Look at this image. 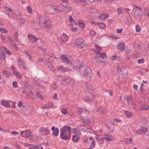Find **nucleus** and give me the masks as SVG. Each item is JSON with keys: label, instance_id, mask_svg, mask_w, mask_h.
Here are the masks:
<instances>
[{"label": "nucleus", "instance_id": "1", "mask_svg": "<svg viewBox=\"0 0 149 149\" xmlns=\"http://www.w3.org/2000/svg\"><path fill=\"white\" fill-rule=\"evenodd\" d=\"M38 19L39 23L41 25H44L47 29L50 28L51 22L48 17L44 15H39Z\"/></svg>", "mask_w": 149, "mask_h": 149}, {"label": "nucleus", "instance_id": "2", "mask_svg": "<svg viewBox=\"0 0 149 149\" xmlns=\"http://www.w3.org/2000/svg\"><path fill=\"white\" fill-rule=\"evenodd\" d=\"M60 6L58 5H49L48 6V11L50 13H60L62 10L60 8Z\"/></svg>", "mask_w": 149, "mask_h": 149}, {"label": "nucleus", "instance_id": "3", "mask_svg": "<svg viewBox=\"0 0 149 149\" xmlns=\"http://www.w3.org/2000/svg\"><path fill=\"white\" fill-rule=\"evenodd\" d=\"M94 98L95 96L92 90H86L85 91L84 98L85 101L88 102H91Z\"/></svg>", "mask_w": 149, "mask_h": 149}, {"label": "nucleus", "instance_id": "4", "mask_svg": "<svg viewBox=\"0 0 149 149\" xmlns=\"http://www.w3.org/2000/svg\"><path fill=\"white\" fill-rule=\"evenodd\" d=\"M71 132L70 131L67 133L62 130H60V137L63 140H66L69 139L70 137Z\"/></svg>", "mask_w": 149, "mask_h": 149}, {"label": "nucleus", "instance_id": "5", "mask_svg": "<svg viewBox=\"0 0 149 149\" xmlns=\"http://www.w3.org/2000/svg\"><path fill=\"white\" fill-rule=\"evenodd\" d=\"M71 63V67L74 69H78L81 66V62L78 60H73Z\"/></svg>", "mask_w": 149, "mask_h": 149}, {"label": "nucleus", "instance_id": "6", "mask_svg": "<svg viewBox=\"0 0 149 149\" xmlns=\"http://www.w3.org/2000/svg\"><path fill=\"white\" fill-rule=\"evenodd\" d=\"M83 75L89 78H91L92 76L91 70L88 67H86L83 73Z\"/></svg>", "mask_w": 149, "mask_h": 149}, {"label": "nucleus", "instance_id": "7", "mask_svg": "<svg viewBox=\"0 0 149 149\" xmlns=\"http://www.w3.org/2000/svg\"><path fill=\"white\" fill-rule=\"evenodd\" d=\"M75 46L79 48H82L86 47L87 45L84 41L82 40H81L77 41L74 43Z\"/></svg>", "mask_w": 149, "mask_h": 149}, {"label": "nucleus", "instance_id": "8", "mask_svg": "<svg viewBox=\"0 0 149 149\" xmlns=\"http://www.w3.org/2000/svg\"><path fill=\"white\" fill-rule=\"evenodd\" d=\"M133 104L132 99L130 96H127L124 99V104L125 105H132Z\"/></svg>", "mask_w": 149, "mask_h": 149}, {"label": "nucleus", "instance_id": "9", "mask_svg": "<svg viewBox=\"0 0 149 149\" xmlns=\"http://www.w3.org/2000/svg\"><path fill=\"white\" fill-rule=\"evenodd\" d=\"M29 40L31 42L35 43L39 39L38 38L36 37L32 34H30L28 36Z\"/></svg>", "mask_w": 149, "mask_h": 149}, {"label": "nucleus", "instance_id": "10", "mask_svg": "<svg viewBox=\"0 0 149 149\" xmlns=\"http://www.w3.org/2000/svg\"><path fill=\"white\" fill-rule=\"evenodd\" d=\"M30 135V132L28 130L22 131L20 132V135L22 137L27 138Z\"/></svg>", "mask_w": 149, "mask_h": 149}, {"label": "nucleus", "instance_id": "11", "mask_svg": "<svg viewBox=\"0 0 149 149\" xmlns=\"http://www.w3.org/2000/svg\"><path fill=\"white\" fill-rule=\"evenodd\" d=\"M139 50L140 54L144 56L147 55V51L144 46H142L140 47L139 49Z\"/></svg>", "mask_w": 149, "mask_h": 149}, {"label": "nucleus", "instance_id": "12", "mask_svg": "<svg viewBox=\"0 0 149 149\" xmlns=\"http://www.w3.org/2000/svg\"><path fill=\"white\" fill-rule=\"evenodd\" d=\"M40 131L41 133H43L44 135H47L49 133V130L43 127L40 128Z\"/></svg>", "mask_w": 149, "mask_h": 149}, {"label": "nucleus", "instance_id": "13", "mask_svg": "<svg viewBox=\"0 0 149 149\" xmlns=\"http://www.w3.org/2000/svg\"><path fill=\"white\" fill-rule=\"evenodd\" d=\"M117 48L120 51H123L125 49V45L123 42H120L117 44Z\"/></svg>", "mask_w": 149, "mask_h": 149}, {"label": "nucleus", "instance_id": "14", "mask_svg": "<svg viewBox=\"0 0 149 149\" xmlns=\"http://www.w3.org/2000/svg\"><path fill=\"white\" fill-rule=\"evenodd\" d=\"M8 39L9 40V43L12 46L13 48L17 50L18 48V47H17L16 44H15L14 41L13 39L10 37L9 36Z\"/></svg>", "mask_w": 149, "mask_h": 149}, {"label": "nucleus", "instance_id": "15", "mask_svg": "<svg viewBox=\"0 0 149 149\" xmlns=\"http://www.w3.org/2000/svg\"><path fill=\"white\" fill-rule=\"evenodd\" d=\"M61 7L62 9L66 12L70 11L71 9V7L70 6L67 5L65 6L62 4H61Z\"/></svg>", "mask_w": 149, "mask_h": 149}, {"label": "nucleus", "instance_id": "16", "mask_svg": "<svg viewBox=\"0 0 149 149\" xmlns=\"http://www.w3.org/2000/svg\"><path fill=\"white\" fill-rule=\"evenodd\" d=\"M148 131V130L145 127H142V128L137 130L136 133L137 134H142L145 133Z\"/></svg>", "mask_w": 149, "mask_h": 149}, {"label": "nucleus", "instance_id": "17", "mask_svg": "<svg viewBox=\"0 0 149 149\" xmlns=\"http://www.w3.org/2000/svg\"><path fill=\"white\" fill-rule=\"evenodd\" d=\"M81 119L82 120L83 124H86L87 125H89V123H90V121L89 119H87L85 116L82 117Z\"/></svg>", "mask_w": 149, "mask_h": 149}, {"label": "nucleus", "instance_id": "18", "mask_svg": "<svg viewBox=\"0 0 149 149\" xmlns=\"http://www.w3.org/2000/svg\"><path fill=\"white\" fill-rule=\"evenodd\" d=\"M105 140L108 141H111L113 140L114 138L111 134H105Z\"/></svg>", "mask_w": 149, "mask_h": 149}, {"label": "nucleus", "instance_id": "19", "mask_svg": "<svg viewBox=\"0 0 149 149\" xmlns=\"http://www.w3.org/2000/svg\"><path fill=\"white\" fill-rule=\"evenodd\" d=\"M109 16V15L107 13H102L99 16V18L100 19L102 20H104Z\"/></svg>", "mask_w": 149, "mask_h": 149}, {"label": "nucleus", "instance_id": "20", "mask_svg": "<svg viewBox=\"0 0 149 149\" xmlns=\"http://www.w3.org/2000/svg\"><path fill=\"white\" fill-rule=\"evenodd\" d=\"M60 57L63 62L65 63H68L69 59L66 55H63L62 56H61Z\"/></svg>", "mask_w": 149, "mask_h": 149}, {"label": "nucleus", "instance_id": "21", "mask_svg": "<svg viewBox=\"0 0 149 149\" xmlns=\"http://www.w3.org/2000/svg\"><path fill=\"white\" fill-rule=\"evenodd\" d=\"M60 38L61 39V41L63 42L67 41L68 39V36L65 34L64 33L62 34Z\"/></svg>", "mask_w": 149, "mask_h": 149}, {"label": "nucleus", "instance_id": "22", "mask_svg": "<svg viewBox=\"0 0 149 149\" xmlns=\"http://www.w3.org/2000/svg\"><path fill=\"white\" fill-rule=\"evenodd\" d=\"M18 63L19 65L23 69H25L24 61L20 58L18 60Z\"/></svg>", "mask_w": 149, "mask_h": 149}, {"label": "nucleus", "instance_id": "23", "mask_svg": "<svg viewBox=\"0 0 149 149\" xmlns=\"http://www.w3.org/2000/svg\"><path fill=\"white\" fill-rule=\"evenodd\" d=\"M97 111L100 113H104L106 112V110L104 107H100L97 109Z\"/></svg>", "mask_w": 149, "mask_h": 149}, {"label": "nucleus", "instance_id": "24", "mask_svg": "<svg viewBox=\"0 0 149 149\" xmlns=\"http://www.w3.org/2000/svg\"><path fill=\"white\" fill-rule=\"evenodd\" d=\"M1 104L6 107H8L10 106L9 103L7 101L4 100H1Z\"/></svg>", "mask_w": 149, "mask_h": 149}, {"label": "nucleus", "instance_id": "25", "mask_svg": "<svg viewBox=\"0 0 149 149\" xmlns=\"http://www.w3.org/2000/svg\"><path fill=\"white\" fill-rule=\"evenodd\" d=\"M52 106L53 104L52 103L50 102L44 106H42L41 108L42 109H48L52 108Z\"/></svg>", "mask_w": 149, "mask_h": 149}, {"label": "nucleus", "instance_id": "26", "mask_svg": "<svg viewBox=\"0 0 149 149\" xmlns=\"http://www.w3.org/2000/svg\"><path fill=\"white\" fill-rule=\"evenodd\" d=\"M14 36L15 40L17 42L18 41V31L17 30L14 29Z\"/></svg>", "mask_w": 149, "mask_h": 149}, {"label": "nucleus", "instance_id": "27", "mask_svg": "<svg viewBox=\"0 0 149 149\" xmlns=\"http://www.w3.org/2000/svg\"><path fill=\"white\" fill-rule=\"evenodd\" d=\"M89 139L91 140H92L93 141L89 147L87 149H92L95 146V142L94 139H93V138L91 136H90L89 137Z\"/></svg>", "mask_w": 149, "mask_h": 149}, {"label": "nucleus", "instance_id": "28", "mask_svg": "<svg viewBox=\"0 0 149 149\" xmlns=\"http://www.w3.org/2000/svg\"><path fill=\"white\" fill-rule=\"evenodd\" d=\"M141 11V8H139V9L138 10H136L134 15V16L136 17H140V16H141V15L140 14V12Z\"/></svg>", "mask_w": 149, "mask_h": 149}, {"label": "nucleus", "instance_id": "29", "mask_svg": "<svg viewBox=\"0 0 149 149\" xmlns=\"http://www.w3.org/2000/svg\"><path fill=\"white\" fill-rule=\"evenodd\" d=\"M141 109L142 110H148L149 109V107L146 104H143L141 106Z\"/></svg>", "mask_w": 149, "mask_h": 149}, {"label": "nucleus", "instance_id": "30", "mask_svg": "<svg viewBox=\"0 0 149 149\" xmlns=\"http://www.w3.org/2000/svg\"><path fill=\"white\" fill-rule=\"evenodd\" d=\"M68 85L70 86H73L75 83L74 80L72 79H68Z\"/></svg>", "mask_w": 149, "mask_h": 149}, {"label": "nucleus", "instance_id": "31", "mask_svg": "<svg viewBox=\"0 0 149 149\" xmlns=\"http://www.w3.org/2000/svg\"><path fill=\"white\" fill-rule=\"evenodd\" d=\"M57 69L58 70H61L62 72H66L68 70L66 68L61 66L58 67Z\"/></svg>", "mask_w": 149, "mask_h": 149}, {"label": "nucleus", "instance_id": "32", "mask_svg": "<svg viewBox=\"0 0 149 149\" xmlns=\"http://www.w3.org/2000/svg\"><path fill=\"white\" fill-rule=\"evenodd\" d=\"M6 54L3 51H1L0 59L1 60H4L6 58Z\"/></svg>", "mask_w": 149, "mask_h": 149}, {"label": "nucleus", "instance_id": "33", "mask_svg": "<svg viewBox=\"0 0 149 149\" xmlns=\"http://www.w3.org/2000/svg\"><path fill=\"white\" fill-rule=\"evenodd\" d=\"M71 128L69 126H65L63 128V131L67 133L69 132L70 131L71 132Z\"/></svg>", "mask_w": 149, "mask_h": 149}, {"label": "nucleus", "instance_id": "34", "mask_svg": "<svg viewBox=\"0 0 149 149\" xmlns=\"http://www.w3.org/2000/svg\"><path fill=\"white\" fill-rule=\"evenodd\" d=\"M79 137L75 135H73L72 136V141L74 142H77L78 141Z\"/></svg>", "mask_w": 149, "mask_h": 149}, {"label": "nucleus", "instance_id": "35", "mask_svg": "<svg viewBox=\"0 0 149 149\" xmlns=\"http://www.w3.org/2000/svg\"><path fill=\"white\" fill-rule=\"evenodd\" d=\"M85 86L87 88V90H91L92 87L89 83L86 82L85 84Z\"/></svg>", "mask_w": 149, "mask_h": 149}, {"label": "nucleus", "instance_id": "36", "mask_svg": "<svg viewBox=\"0 0 149 149\" xmlns=\"http://www.w3.org/2000/svg\"><path fill=\"white\" fill-rule=\"evenodd\" d=\"M132 138L126 139L125 141V143L127 145L130 144L132 143Z\"/></svg>", "mask_w": 149, "mask_h": 149}, {"label": "nucleus", "instance_id": "37", "mask_svg": "<svg viewBox=\"0 0 149 149\" xmlns=\"http://www.w3.org/2000/svg\"><path fill=\"white\" fill-rule=\"evenodd\" d=\"M68 79H67L65 78V79L62 80L60 82L63 85L65 86H66L68 85Z\"/></svg>", "mask_w": 149, "mask_h": 149}, {"label": "nucleus", "instance_id": "38", "mask_svg": "<svg viewBox=\"0 0 149 149\" xmlns=\"http://www.w3.org/2000/svg\"><path fill=\"white\" fill-rule=\"evenodd\" d=\"M126 116L127 117H130L132 115L131 113L127 111H124Z\"/></svg>", "mask_w": 149, "mask_h": 149}, {"label": "nucleus", "instance_id": "39", "mask_svg": "<svg viewBox=\"0 0 149 149\" xmlns=\"http://www.w3.org/2000/svg\"><path fill=\"white\" fill-rule=\"evenodd\" d=\"M57 78L58 81L61 82L62 80L65 79V78L64 76L59 75L57 76Z\"/></svg>", "mask_w": 149, "mask_h": 149}, {"label": "nucleus", "instance_id": "40", "mask_svg": "<svg viewBox=\"0 0 149 149\" xmlns=\"http://www.w3.org/2000/svg\"><path fill=\"white\" fill-rule=\"evenodd\" d=\"M3 73L5 76H9L10 75V73L9 72L5 70H3Z\"/></svg>", "mask_w": 149, "mask_h": 149}, {"label": "nucleus", "instance_id": "41", "mask_svg": "<svg viewBox=\"0 0 149 149\" xmlns=\"http://www.w3.org/2000/svg\"><path fill=\"white\" fill-rule=\"evenodd\" d=\"M98 26L100 28L104 29L105 27V24L102 23H100L98 24Z\"/></svg>", "mask_w": 149, "mask_h": 149}, {"label": "nucleus", "instance_id": "42", "mask_svg": "<svg viewBox=\"0 0 149 149\" xmlns=\"http://www.w3.org/2000/svg\"><path fill=\"white\" fill-rule=\"evenodd\" d=\"M78 111L80 113H84L86 111V110L85 109L82 108L80 109Z\"/></svg>", "mask_w": 149, "mask_h": 149}, {"label": "nucleus", "instance_id": "43", "mask_svg": "<svg viewBox=\"0 0 149 149\" xmlns=\"http://www.w3.org/2000/svg\"><path fill=\"white\" fill-rule=\"evenodd\" d=\"M33 82L34 84L36 86H39L40 84V82L35 79H34L33 80Z\"/></svg>", "mask_w": 149, "mask_h": 149}, {"label": "nucleus", "instance_id": "44", "mask_svg": "<svg viewBox=\"0 0 149 149\" xmlns=\"http://www.w3.org/2000/svg\"><path fill=\"white\" fill-rule=\"evenodd\" d=\"M117 70L118 72L120 74H121L122 73H123V70H124V68H119L118 67L117 68Z\"/></svg>", "mask_w": 149, "mask_h": 149}, {"label": "nucleus", "instance_id": "45", "mask_svg": "<svg viewBox=\"0 0 149 149\" xmlns=\"http://www.w3.org/2000/svg\"><path fill=\"white\" fill-rule=\"evenodd\" d=\"M27 9L29 13L31 14L32 13V8L30 6H27Z\"/></svg>", "mask_w": 149, "mask_h": 149}, {"label": "nucleus", "instance_id": "46", "mask_svg": "<svg viewBox=\"0 0 149 149\" xmlns=\"http://www.w3.org/2000/svg\"><path fill=\"white\" fill-rule=\"evenodd\" d=\"M36 96L40 98L41 100L43 99L42 96L41 95L40 93L38 91L36 92Z\"/></svg>", "mask_w": 149, "mask_h": 149}, {"label": "nucleus", "instance_id": "47", "mask_svg": "<svg viewBox=\"0 0 149 149\" xmlns=\"http://www.w3.org/2000/svg\"><path fill=\"white\" fill-rule=\"evenodd\" d=\"M53 132V134L54 135H58L59 130L58 128H56L55 129V130H54Z\"/></svg>", "mask_w": 149, "mask_h": 149}, {"label": "nucleus", "instance_id": "48", "mask_svg": "<svg viewBox=\"0 0 149 149\" xmlns=\"http://www.w3.org/2000/svg\"><path fill=\"white\" fill-rule=\"evenodd\" d=\"M80 3L83 6L86 5L87 4V3L85 0H81Z\"/></svg>", "mask_w": 149, "mask_h": 149}, {"label": "nucleus", "instance_id": "49", "mask_svg": "<svg viewBox=\"0 0 149 149\" xmlns=\"http://www.w3.org/2000/svg\"><path fill=\"white\" fill-rule=\"evenodd\" d=\"M3 48L5 50L6 52V53H7L8 55H10L11 54V52L9 50L7 49L6 47H4Z\"/></svg>", "mask_w": 149, "mask_h": 149}, {"label": "nucleus", "instance_id": "50", "mask_svg": "<svg viewBox=\"0 0 149 149\" xmlns=\"http://www.w3.org/2000/svg\"><path fill=\"white\" fill-rule=\"evenodd\" d=\"M78 23L79 24V25L80 27L81 28L83 27L84 26V24L83 22H82L80 20L78 21Z\"/></svg>", "mask_w": 149, "mask_h": 149}, {"label": "nucleus", "instance_id": "51", "mask_svg": "<svg viewBox=\"0 0 149 149\" xmlns=\"http://www.w3.org/2000/svg\"><path fill=\"white\" fill-rule=\"evenodd\" d=\"M136 32H139L141 30V28L139 25H137L136 26Z\"/></svg>", "mask_w": 149, "mask_h": 149}, {"label": "nucleus", "instance_id": "52", "mask_svg": "<svg viewBox=\"0 0 149 149\" xmlns=\"http://www.w3.org/2000/svg\"><path fill=\"white\" fill-rule=\"evenodd\" d=\"M13 86L14 88L18 87L17 83L16 81H13Z\"/></svg>", "mask_w": 149, "mask_h": 149}, {"label": "nucleus", "instance_id": "53", "mask_svg": "<svg viewBox=\"0 0 149 149\" xmlns=\"http://www.w3.org/2000/svg\"><path fill=\"white\" fill-rule=\"evenodd\" d=\"M109 130L110 132H113L115 130V127L113 125L111 127L109 128Z\"/></svg>", "mask_w": 149, "mask_h": 149}, {"label": "nucleus", "instance_id": "54", "mask_svg": "<svg viewBox=\"0 0 149 149\" xmlns=\"http://www.w3.org/2000/svg\"><path fill=\"white\" fill-rule=\"evenodd\" d=\"M0 31L1 32L3 33H7L8 32V31L3 28H1Z\"/></svg>", "mask_w": 149, "mask_h": 149}, {"label": "nucleus", "instance_id": "55", "mask_svg": "<svg viewBox=\"0 0 149 149\" xmlns=\"http://www.w3.org/2000/svg\"><path fill=\"white\" fill-rule=\"evenodd\" d=\"M145 15L149 17V10L148 9H145L144 10Z\"/></svg>", "mask_w": 149, "mask_h": 149}, {"label": "nucleus", "instance_id": "56", "mask_svg": "<svg viewBox=\"0 0 149 149\" xmlns=\"http://www.w3.org/2000/svg\"><path fill=\"white\" fill-rule=\"evenodd\" d=\"M144 59L143 58L139 59L138 61V63H144Z\"/></svg>", "mask_w": 149, "mask_h": 149}, {"label": "nucleus", "instance_id": "57", "mask_svg": "<svg viewBox=\"0 0 149 149\" xmlns=\"http://www.w3.org/2000/svg\"><path fill=\"white\" fill-rule=\"evenodd\" d=\"M4 9L5 10V11H6L9 12L12 11V10L10 8H9L8 7H4Z\"/></svg>", "mask_w": 149, "mask_h": 149}, {"label": "nucleus", "instance_id": "58", "mask_svg": "<svg viewBox=\"0 0 149 149\" xmlns=\"http://www.w3.org/2000/svg\"><path fill=\"white\" fill-rule=\"evenodd\" d=\"M24 85L28 87L29 85V84L26 81H24L23 82Z\"/></svg>", "mask_w": 149, "mask_h": 149}, {"label": "nucleus", "instance_id": "59", "mask_svg": "<svg viewBox=\"0 0 149 149\" xmlns=\"http://www.w3.org/2000/svg\"><path fill=\"white\" fill-rule=\"evenodd\" d=\"M51 86L52 88L55 89H56L58 88V87L56 86V85L54 83L52 84Z\"/></svg>", "mask_w": 149, "mask_h": 149}, {"label": "nucleus", "instance_id": "60", "mask_svg": "<svg viewBox=\"0 0 149 149\" xmlns=\"http://www.w3.org/2000/svg\"><path fill=\"white\" fill-rule=\"evenodd\" d=\"M117 12L118 14L119 15L122 14L123 13V11H121V10L119 8H118L117 9Z\"/></svg>", "mask_w": 149, "mask_h": 149}, {"label": "nucleus", "instance_id": "61", "mask_svg": "<svg viewBox=\"0 0 149 149\" xmlns=\"http://www.w3.org/2000/svg\"><path fill=\"white\" fill-rule=\"evenodd\" d=\"M100 56L101 57L103 58H105L106 57V54L105 53H102L100 55Z\"/></svg>", "mask_w": 149, "mask_h": 149}, {"label": "nucleus", "instance_id": "62", "mask_svg": "<svg viewBox=\"0 0 149 149\" xmlns=\"http://www.w3.org/2000/svg\"><path fill=\"white\" fill-rule=\"evenodd\" d=\"M13 74L15 76H16V77H20L19 74L18 73L15 71H13Z\"/></svg>", "mask_w": 149, "mask_h": 149}, {"label": "nucleus", "instance_id": "63", "mask_svg": "<svg viewBox=\"0 0 149 149\" xmlns=\"http://www.w3.org/2000/svg\"><path fill=\"white\" fill-rule=\"evenodd\" d=\"M62 112L63 113L65 114L67 113V111L65 109H63L62 110Z\"/></svg>", "mask_w": 149, "mask_h": 149}, {"label": "nucleus", "instance_id": "64", "mask_svg": "<svg viewBox=\"0 0 149 149\" xmlns=\"http://www.w3.org/2000/svg\"><path fill=\"white\" fill-rule=\"evenodd\" d=\"M33 149H43L42 147L41 146H35L33 148Z\"/></svg>", "mask_w": 149, "mask_h": 149}]
</instances>
